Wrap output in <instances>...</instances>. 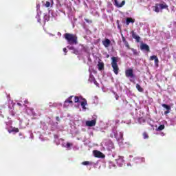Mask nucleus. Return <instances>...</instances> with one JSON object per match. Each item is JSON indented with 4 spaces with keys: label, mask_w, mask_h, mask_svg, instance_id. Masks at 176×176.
Masks as SVG:
<instances>
[{
    "label": "nucleus",
    "mask_w": 176,
    "mask_h": 176,
    "mask_svg": "<svg viewBox=\"0 0 176 176\" xmlns=\"http://www.w3.org/2000/svg\"><path fill=\"white\" fill-rule=\"evenodd\" d=\"M131 123V121H129L128 122H126L127 124H130Z\"/></svg>",
    "instance_id": "3c124183"
},
{
    "label": "nucleus",
    "mask_w": 176,
    "mask_h": 176,
    "mask_svg": "<svg viewBox=\"0 0 176 176\" xmlns=\"http://www.w3.org/2000/svg\"><path fill=\"white\" fill-rule=\"evenodd\" d=\"M162 105L163 108H165V109H166V111H164V115H168V113H170L171 107L166 104H162Z\"/></svg>",
    "instance_id": "4be33fe9"
},
{
    "label": "nucleus",
    "mask_w": 176,
    "mask_h": 176,
    "mask_svg": "<svg viewBox=\"0 0 176 176\" xmlns=\"http://www.w3.org/2000/svg\"><path fill=\"white\" fill-rule=\"evenodd\" d=\"M96 123H97V116H94L93 120H87L85 122V124L88 127H94Z\"/></svg>",
    "instance_id": "9d476101"
},
{
    "label": "nucleus",
    "mask_w": 176,
    "mask_h": 176,
    "mask_svg": "<svg viewBox=\"0 0 176 176\" xmlns=\"http://www.w3.org/2000/svg\"><path fill=\"white\" fill-rule=\"evenodd\" d=\"M57 124H58V123L56 122L55 124H54V125H52V129H58Z\"/></svg>",
    "instance_id": "e433bc0d"
},
{
    "label": "nucleus",
    "mask_w": 176,
    "mask_h": 176,
    "mask_svg": "<svg viewBox=\"0 0 176 176\" xmlns=\"http://www.w3.org/2000/svg\"><path fill=\"white\" fill-rule=\"evenodd\" d=\"M102 146L104 148V149H107V151H112V149L115 148L113 143L109 140H104L102 142Z\"/></svg>",
    "instance_id": "20e7f679"
},
{
    "label": "nucleus",
    "mask_w": 176,
    "mask_h": 176,
    "mask_svg": "<svg viewBox=\"0 0 176 176\" xmlns=\"http://www.w3.org/2000/svg\"><path fill=\"white\" fill-rule=\"evenodd\" d=\"M140 49L144 50L145 52H149V45L146 43H142L140 45Z\"/></svg>",
    "instance_id": "5701e85b"
},
{
    "label": "nucleus",
    "mask_w": 176,
    "mask_h": 176,
    "mask_svg": "<svg viewBox=\"0 0 176 176\" xmlns=\"http://www.w3.org/2000/svg\"><path fill=\"white\" fill-rule=\"evenodd\" d=\"M115 162L118 167H123L125 163L124 157L118 155L116 159Z\"/></svg>",
    "instance_id": "0eeeda50"
},
{
    "label": "nucleus",
    "mask_w": 176,
    "mask_h": 176,
    "mask_svg": "<svg viewBox=\"0 0 176 176\" xmlns=\"http://www.w3.org/2000/svg\"><path fill=\"white\" fill-rule=\"evenodd\" d=\"M127 166H131V164L128 163V164H127Z\"/></svg>",
    "instance_id": "864d4df0"
},
{
    "label": "nucleus",
    "mask_w": 176,
    "mask_h": 176,
    "mask_svg": "<svg viewBox=\"0 0 176 176\" xmlns=\"http://www.w3.org/2000/svg\"><path fill=\"white\" fill-rule=\"evenodd\" d=\"M114 96H115V98L116 100H119V96L118 94H116V92L113 91Z\"/></svg>",
    "instance_id": "c9c22d12"
},
{
    "label": "nucleus",
    "mask_w": 176,
    "mask_h": 176,
    "mask_svg": "<svg viewBox=\"0 0 176 176\" xmlns=\"http://www.w3.org/2000/svg\"><path fill=\"white\" fill-rule=\"evenodd\" d=\"M27 102H28L27 100H25V104H27Z\"/></svg>",
    "instance_id": "5fc2aeb1"
},
{
    "label": "nucleus",
    "mask_w": 176,
    "mask_h": 176,
    "mask_svg": "<svg viewBox=\"0 0 176 176\" xmlns=\"http://www.w3.org/2000/svg\"><path fill=\"white\" fill-rule=\"evenodd\" d=\"M30 138H32V139L34 138V134H32V133L30 134Z\"/></svg>",
    "instance_id": "09e8293b"
},
{
    "label": "nucleus",
    "mask_w": 176,
    "mask_h": 176,
    "mask_svg": "<svg viewBox=\"0 0 176 176\" xmlns=\"http://www.w3.org/2000/svg\"><path fill=\"white\" fill-rule=\"evenodd\" d=\"M143 138H144V140H146V138H148V133H146V132H144L143 133Z\"/></svg>",
    "instance_id": "f704fd0d"
},
{
    "label": "nucleus",
    "mask_w": 176,
    "mask_h": 176,
    "mask_svg": "<svg viewBox=\"0 0 176 176\" xmlns=\"http://www.w3.org/2000/svg\"><path fill=\"white\" fill-rule=\"evenodd\" d=\"M85 21L87 23H88V24H91V23H92L91 20H89V19H85Z\"/></svg>",
    "instance_id": "ea45409f"
},
{
    "label": "nucleus",
    "mask_w": 176,
    "mask_h": 176,
    "mask_svg": "<svg viewBox=\"0 0 176 176\" xmlns=\"http://www.w3.org/2000/svg\"><path fill=\"white\" fill-rule=\"evenodd\" d=\"M89 72H90L89 81L91 82V83H94L96 86H98V82L96 80V78H94V76L92 75L91 72H90V69H89Z\"/></svg>",
    "instance_id": "ddd939ff"
},
{
    "label": "nucleus",
    "mask_w": 176,
    "mask_h": 176,
    "mask_svg": "<svg viewBox=\"0 0 176 176\" xmlns=\"http://www.w3.org/2000/svg\"><path fill=\"white\" fill-rule=\"evenodd\" d=\"M134 163L136 164H140L141 163H145V158L144 157H136L133 159Z\"/></svg>",
    "instance_id": "f8f14e48"
},
{
    "label": "nucleus",
    "mask_w": 176,
    "mask_h": 176,
    "mask_svg": "<svg viewBox=\"0 0 176 176\" xmlns=\"http://www.w3.org/2000/svg\"><path fill=\"white\" fill-rule=\"evenodd\" d=\"M115 137L119 144L123 142V132H118L116 129H113V133L111 137Z\"/></svg>",
    "instance_id": "7ed1b4c3"
},
{
    "label": "nucleus",
    "mask_w": 176,
    "mask_h": 176,
    "mask_svg": "<svg viewBox=\"0 0 176 176\" xmlns=\"http://www.w3.org/2000/svg\"><path fill=\"white\" fill-rule=\"evenodd\" d=\"M45 6H46V8L50 7V2L47 1L46 3H45Z\"/></svg>",
    "instance_id": "4c0bfd02"
},
{
    "label": "nucleus",
    "mask_w": 176,
    "mask_h": 176,
    "mask_svg": "<svg viewBox=\"0 0 176 176\" xmlns=\"http://www.w3.org/2000/svg\"><path fill=\"white\" fill-rule=\"evenodd\" d=\"M160 6L161 10H163V9H167V8H168V6H167L166 3H160Z\"/></svg>",
    "instance_id": "c85d7f7f"
},
{
    "label": "nucleus",
    "mask_w": 176,
    "mask_h": 176,
    "mask_svg": "<svg viewBox=\"0 0 176 176\" xmlns=\"http://www.w3.org/2000/svg\"><path fill=\"white\" fill-rule=\"evenodd\" d=\"M136 89L140 91V93H142L144 91V89L141 87V85L139 84H136Z\"/></svg>",
    "instance_id": "2f4dec72"
},
{
    "label": "nucleus",
    "mask_w": 176,
    "mask_h": 176,
    "mask_svg": "<svg viewBox=\"0 0 176 176\" xmlns=\"http://www.w3.org/2000/svg\"><path fill=\"white\" fill-rule=\"evenodd\" d=\"M18 105H19V107H21V103H17Z\"/></svg>",
    "instance_id": "603ef678"
},
{
    "label": "nucleus",
    "mask_w": 176,
    "mask_h": 176,
    "mask_svg": "<svg viewBox=\"0 0 176 176\" xmlns=\"http://www.w3.org/2000/svg\"><path fill=\"white\" fill-rule=\"evenodd\" d=\"M124 3H126V1H122L121 3L119 2L118 0H114V5L117 8H122V6H124Z\"/></svg>",
    "instance_id": "a211bd4d"
},
{
    "label": "nucleus",
    "mask_w": 176,
    "mask_h": 176,
    "mask_svg": "<svg viewBox=\"0 0 176 176\" xmlns=\"http://www.w3.org/2000/svg\"><path fill=\"white\" fill-rule=\"evenodd\" d=\"M107 12H109V10H107Z\"/></svg>",
    "instance_id": "052dcab7"
},
{
    "label": "nucleus",
    "mask_w": 176,
    "mask_h": 176,
    "mask_svg": "<svg viewBox=\"0 0 176 176\" xmlns=\"http://www.w3.org/2000/svg\"><path fill=\"white\" fill-rule=\"evenodd\" d=\"M122 35V39L123 41V42H125L126 41V38L124 37L123 34H121Z\"/></svg>",
    "instance_id": "37998d69"
},
{
    "label": "nucleus",
    "mask_w": 176,
    "mask_h": 176,
    "mask_svg": "<svg viewBox=\"0 0 176 176\" xmlns=\"http://www.w3.org/2000/svg\"><path fill=\"white\" fill-rule=\"evenodd\" d=\"M125 46H126V47H127L128 49H130V45H129V43L125 42Z\"/></svg>",
    "instance_id": "a19ab883"
},
{
    "label": "nucleus",
    "mask_w": 176,
    "mask_h": 176,
    "mask_svg": "<svg viewBox=\"0 0 176 176\" xmlns=\"http://www.w3.org/2000/svg\"><path fill=\"white\" fill-rule=\"evenodd\" d=\"M0 113H2V111H1V109H0Z\"/></svg>",
    "instance_id": "6e6d98bb"
},
{
    "label": "nucleus",
    "mask_w": 176,
    "mask_h": 176,
    "mask_svg": "<svg viewBox=\"0 0 176 176\" xmlns=\"http://www.w3.org/2000/svg\"><path fill=\"white\" fill-rule=\"evenodd\" d=\"M135 20L133 19L132 18H126V25H129L130 24V23H134Z\"/></svg>",
    "instance_id": "c756f323"
},
{
    "label": "nucleus",
    "mask_w": 176,
    "mask_h": 176,
    "mask_svg": "<svg viewBox=\"0 0 176 176\" xmlns=\"http://www.w3.org/2000/svg\"><path fill=\"white\" fill-rule=\"evenodd\" d=\"M74 102L76 104H80L82 108V111H86V105H87V101L86 99L82 98V96H75Z\"/></svg>",
    "instance_id": "f03ea898"
},
{
    "label": "nucleus",
    "mask_w": 176,
    "mask_h": 176,
    "mask_svg": "<svg viewBox=\"0 0 176 176\" xmlns=\"http://www.w3.org/2000/svg\"><path fill=\"white\" fill-rule=\"evenodd\" d=\"M94 154L95 157H101L102 159L105 157V155H104L102 154V153H101L100 151H94Z\"/></svg>",
    "instance_id": "412c9836"
},
{
    "label": "nucleus",
    "mask_w": 176,
    "mask_h": 176,
    "mask_svg": "<svg viewBox=\"0 0 176 176\" xmlns=\"http://www.w3.org/2000/svg\"><path fill=\"white\" fill-rule=\"evenodd\" d=\"M50 19V18H49V16H47V15L44 16V21H49Z\"/></svg>",
    "instance_id": "72a5a7b5"
},
{
    "label": "nucleus",
    "mask_w": 176,
    "mask_h": 176,
    "mask_svg": "<svg viewBox=\"0 0 176 176\" xmlns=\"http://www.w3.org/2000/svg\"><path fill=\"white\" fill-rule=\"evenodd\" d=\"M6 129L10 134H11V133H19V129L13 128V126H12V122H6Z\"/></svg>",
    "instance_id": "423d86ee"
},
{
    "label": "nucleus",
    "mask_w": 176,
    "mask_h": 176,
    "mask_svg": "<svg viewBox=\"0 0 176 176\" xmlns=\"http://www.w3.org/2000/svg\"><path fill=\"white\" fill-rule=\"evenodd\" d=\"M39 138L41 141H45V139H43V136L41 135Z\"/></svg>",
    "instance_id": "c03bdc74"
},
{
    "label": "nucleus",
    "mask_w": 176,
    "mask_h": 176,
    "mask_svg": "<svg viewBox=\"0 0 176 176\" xmlns=\"http://www.w3.org/2000/svg\"><path fill=\"white\" fill-rule=\"evenodd\" d=\"M131 50H132L133 54H138L136 50H135L134 48H132Z\"/></svg>",
    "instance_id": "58836bf2"
},
{
    "label": "nucleus",
    "mask_w": 176,
    "mask_h": 176,
    "mask_svg": "<svg viewBox=\"0 0 176 176\" xmlns=\"http://www.w3.org/2000/svg\"><path fill=\"white\" fill-rule=\"evenodd\" d=\"M102 43L104 46V47H109V46H111V40L105 38L104 41H102Z\"/></svg>",
    "instance_id": "6ab92c4d"
},
{
    "label": "nucleus",
    "mask_w": 176,
    "mask_h": 176,
    "mask_svg": "<svg viewBox=\"0 0 176 176\" xmlns=\"http://www.w3.org/2000/svg\"><path fill=\"white\" fill-rule=\"evenodd\" d=\"M125 76L126 78H134V73L133 69H128L125 71Z\"/></svg>",
    "instance_id": "9b49d317"
},
{
    "label": "nucleus",
    "mask_w": 176,
    "mask_h": 176,
    "mask_svg": "<svg viewBox=\"0 0 176 176\" xmlns=\"http://www.w3.org/2000/svg\"><path fill=\"white\" fill-rule=\"evenodd\" d=\"M63 52H64V53H67L68 52V50H67V48H64Z\"/></svg>",
    "instance_id": "de8ad7c7"
},
{
    "label": "nucleus",
    "mask_w": 176,
    "mask_h": 176,
    "mask_svg": "<svg viewBox=\"0 0 176 176\" xmlns=\"http://www.w3.org/2000/svg\"><path fill=\"white\" fill-rule=\"evenodd\" d=\"M98 68L99 71H102V69H104V63L99 61L98 63Z\"/></svg>",
    "instance_id": "a878e982"
},
{
    "label": "nucleus",
    "mask_w": 176,
    "mask_h": 176,
    "mask_svg": "<svg viewBox=\"0 0 176 176\" xmlns=\"http://www.w3.org/2000/svg\"><path fill=\"white\" fill-rule=\"evenodd\" d=\"M78 149H79V147H78V146H74V151H78Z\"/></svg>",
    "instance_id": "a18cd8bd"
},
{
    "label": "nucleus",
    "mask_w": 176,
    "mask_h": 176,
    "mask_svg": "<svg viewBox=\"0 0 176 176\" xmlns=\"http://www.w3.org/2000/svg\"><path fill=\"white\" fill-rule=\"evenodd\" d=\"M63 148H66V149L67 151H69L71 149V146H72V143H69V142H62L61 144Z\"/></svg>",
    "instance_id": "aec40b11"
},
{
    "label": "nucleus",
    "mask_w": 176,
    "mask_h": 176,
    "mask_svg": "<svg viewBox=\"0 0 176 176\" xmlns=\"http://www.w3.org/2000/svg\"><path fill=\"white\" fill-rule=\"evenodd\" d=\"M49 107H54V104L52 102L49 103Z\"/></svg>",
    "instance_id": "49530a36"
},
{
    "label": "nucleus",
    "mask_w": 176,
    "mask_h": 176,
    "mask_svg": "<svg viewBox=\"0 0 176 176\" xmlns=\"http://www.w3.org/2000/svg\"><path fill=\"white\" fill-rule=\"evenodd\" d=\"M118 122H119V120H117V121H116V123H118Z\"/></svg>",
    "instance_id": "4d7b16f0"
},
{
    "label": "nucleus",
    "mask_w": 176,
    "mask_h": 176,
    "mask_svg": "<svg viewBox=\"0 0 176 176\" xmlns=\"http://www.w3.org/2000/svg\"><path fill=\"white\" fill-rule=\"evenodd\" d=\"M132 37L133 39H135L136 42H140V39H141V37L137 35V34H135L134 32H132Z\"/></svg>",
    "instance_id": "393cba45"
},
{
    "label": "nucleus",
    "mask_w": 176,
    "mask_h": 176,
    "mask_svg": "<svg viewBox=\"0 0 176 176\" xmlns=\"http://www.w3.org/2000/svg\"><path fill=\"white\" fill-rule=\"evenodd\" d=\"M118 166L112 161L109 162V168H117Z\"/></svg>",
    "instance_id": "cd10ccee"
},
{
    "label": "nucleus",
    "mask_w": 176,
    "mask_h": 176,
    "mask_svg": "<svg viewBox=\"0 0 176 176\" xmlns=\"http://www.w3.org/2000/svg\"><path fill=\"white\" fill-rule=\"evenodd\" d=\"M39 8H41V6L37 5L36 6L37 14L36 16V18L37 19L38 23H41V19H39V17H41V14H42V12H41V10H39Z\"/></svg>",
    "instance_id": "dca6fc26"
},
{
    "label": "nucleus",
    "mask_w": 176,
    "mask_h": 176,
    "mask_svg": "<svg viewBox=\"0 0 176 176\" xmlns=\"http://www.w3.org/2000/svg\"><path fill=\"white\" fill-rule=\"evenodd\" d=\"M41 129H42L43 130H47V126L46 125V123L41 122Z\"/></svg>",
    "instance_id": "473e14b6"
},
{
    "label": "nucleus",
    "mask_w": 176,
    "mask_h": 176,
    "mask_svg": "<svg viewBox=\"0 0 176 176\" xmlns=\"http://www.w3.org/2000/svg\"><path fill=\"white\" fill-rule=\"evenodd\" d=\"M56 145H60V144H62V142H64L63 139H58V135H54Z\"/></svg>",
    "instance_id": "b1692460"
},
{
    "label": "nucleus",
    "mask_w": 176,
    "mask_h": 176,
    "mask_svg": "<svg viewBox=\"0 0 176 176\" xmlns=\"http://www.w3.org/2000/svg\"><path fill=\"white\" fill-rule=\"evenodd\" d=\"M9 112L12 116H14L16 111H14V102L12 100L8 101Z\"/></svg>",
    "instance_id": "1a4fd4ad"
},
{
    "label": "nucleus",
    "mask_w": 176,
    "mask_h": 176,
    "mask_svg": "<svg viewBox=\"0 0 176 176\" xmlns=\"http://www.w3.org/2000/svg\"><path fill=\"white\" fill-rule=\"evenodd\" d=\"M64 36L65 39L67 41L68 45H69L67 46V49H69V50H72V53L77 56L82 54V51H79L74 47V45H78V36L69 33L65 34Z\"/></svg>",
    "instance_id": "f257e3e1"
},
{
    "label": "nucleus",
    "mask_w": 176,
    "mask_h": 176,
    "mask_svg": "<svg viewBox=\"0 0 176 176\" xmlns=\"http://www.w3.org/2000/svg\"><path fill=\"white\" fill-rule=\"evenodd\" d=\"M82 164L83 166H93L94 164H96V163H94L92 162L85 161L82 162Z\"/></svg>",
    "instance_id": "bb28decb"
},
{
    "label": "nucleus",
    "mask_w": 176,
    "mask_h": 176,
    "mask_svg": "<svg viewBox=\"0 0 176 176\" xmlns=\"http://www.w3.org/2000/svg\"><path fill=\"white\" fill-rule=\"evenodd\" d=\"M112 62H111V67L113 68V71L116 75H118L119 74V66H118V60L116 59V57L113 56L111 58Z\"/></svg>",
    "instance_id": "39448f33"
},
{
    "label": "nucleus",
    "mask_w": 176,
    "mask_h": 176,
    "mask_svg": "<svg viewBox=\"0 0 176 176\" xmlns=\"http://www.w3.org/2000/svg\"><path fill=\"white\" fill-rule=\"evenodd\" d=\"M164 124H167L166 121H163L162 123H161L160 126L155 129L156 131H162V130H164V128H165Z\"/></svg>",
    "instance_id": "f3484780"
},
{
    "label": "nucleus",
    "mask_w": 176,
    "mask_h": 176,
    "mask_svg": "<svg viewBox=\"0 0 176 176\" xmlns=\"http://www.w3.org/2000/svg\"><path fill=\"white\" fill-rule=\"evenodd\" d=\"M26 113L30 116H36V113L34 111V109L31 107L26 108Z\"/></svg>",
    "instance_id": "4468645a"
},
{
    "label": "nucleus",
    "mask_w": 176,
    "mask_h": 176,
    "mask_svg": "<svg viewBox=\"0 0 176 176\" xmlns=\"http://www.w3.org/2000/svg\"><path fill=\"white\" fill-rule=\"evenodd\" d=\"M19 135H21V133H19Z\"/></svg>",
    "instance_id": "bf43d9fd"
},
{
    "label": "nucleus",
    "mask_w": 176,
    "mask_h": 176,
    "mask_svg": "<svg viewBox=\"0 0 176 176\" xmlns=\"http://www.w3.org/2000/svg\"><path fill=\"white\" fill-rule=\"evenodd\" d=\"M51 14H53V12H51Z\"/></svg>",
    "instance_id": "13d9d810"
},
{
    "label": "nucleus",
    "mask_w": 176,
    "mask_h": 176,
    "mask_svg": "<svg viewBox=\"0 0 176 176\" xmlns=\"http://www.w3.org/2000/svg\"><path fill=\"white\" fill-rule=\"evenodd\" d=\"M56 119L57 122H58L60 120V118L59 117H56Z\"/></svg>",
    "instance_id": "8fccbe9b"
},
{
    "label": "nucleus",
    "mask_w": 176,
    "mask_h": 176,
    "mask_svg": "<svg viewBox=\"0 0 176 176\" xmlns=\"http://www.w3.org/2000/svg\"><path fill=\"white\" fill-rule=\"evenodd\" d=\"M154 10L155 12H156V13H159V12L162 10V8H160V4H156Z\"/></svg>",
    "instance_id": "7c9ffc66"
},
{
    "label": "nucleus",
    "mask_w": 176,
    "mask_h": 176,
    "mask_svg": "<svg viewBox=\"0 0 176 176\" xmlns=\"http://www.w3.org/2000/svg\"><path fill=\"white\" fill-rule=\"evenodd\" d=\"M160 135L161 137H164V135H166V134L163 132L160 133Z\"/></svg>",
    "instance_id": "79ce46f5"
},
{
    "label": "nucleus",
    "mask_w": 176,
    "mask_h": 176,
    "mask_svg": "<svg viewBox=\"0 0 176 176\" xmlns=\"http://www.w3.org/2000/svg\"><path fill=\"white\" fill-rule=\"evenodd\" d=\"M72 100L75 101L74 96H71L69 98H67L64 102L63 107H65V108H68L69 105H72L74 104V101H72Z\"/></svg>",
    "instance_id": "6e6552de"
},
{
    "label": "nucleus",
    "mask_w": 176,
    "mask_h": 176,
    "mask_svg": "<svg viewBox=\"0 0 176 176\" xmlns=\"http://www.w3.org/2000/svg\"><path fill=\"white\" fill-rule=\"evenodd\" d=\"M155 61V67H159V58H157V56L153 55L150 56V60L151 61Z\"/></svg>",
    "instance_id": "2eb2a0df"
}]
</instances>
